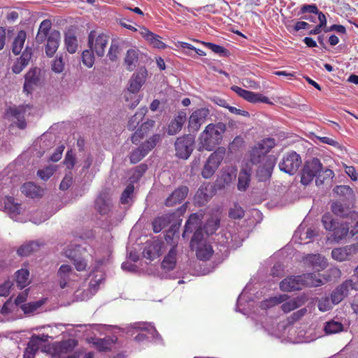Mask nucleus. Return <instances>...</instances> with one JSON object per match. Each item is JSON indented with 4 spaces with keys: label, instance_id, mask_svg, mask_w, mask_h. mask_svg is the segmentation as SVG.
<instances>
[{
    "label": "nucleus",
    "instance_id": "1",
    "mask_svg": "<svg viewBox=\"0 0 358 358\" xmlns=\"http://www.w3.org/2000/svg\"><path fill=\"white\" fill-rule=\"evenodd\" d=\"M276 145L273 138H265L255 143L249 150L250 162L254 165H259L257 176L260 180H266L271 176L273 165L267 162V155Z\"/></svg>",
    "mask_w": 358,
    "mask_h": 358
},
{
    "label": "nucleus",
    "instance_id": "2",
    "mask_svg": "<svg viewBox=\"0 0 358 358\" xmlns=\"http://www.w3.org/2000/svg\"><path fill=\"white\" fill-rule=\"evenodd\" d=\"M226 129V124L222 122L208 124L199 136V150H213L221 143Z\"/></svg>",
    "mask_w": 358,
    "mask_h": 358
},
{
    "label": "nucleus",
    "instance_id": "3",
    "mask_svg": "<svg viewBox=\"0 0 358 358\" xmlns=\"http://www.w3.org/2000/svg\"><path fill=\"white\" fill-rule=\"evenodd\" d=\"M78 345L75 339H68L61 342L54 343L49 348L53 358H80L83 350H78L71 353Z\"/></svg>",
    "mask_w": 358,
    "mask_h": 358
},
{
    "label": "nucleus",
    "instance_id": "4",
    "mask_svg": "<svg viewBox=\"0 0 358 358\" xmlns=\"http://www.w3.org/2000/svg\"><path fill=\"white\" fill-rule=\"evenodd\" d=\"M147 73V70L145 68H141L136 73L133 74L130 79L127 92L124 94L126 101L134 99V102L129 106L130 108H134L140 101V99L137 98L136 94L145 83Z\"/></svg>",
    "mask_w": 358,
    "mask_h": 358
},
{
    "label": "nucleus",
    "instance_id": "5",
    "mask_svg": "<svg viewBox=\"0 0 358 358\" xmlns=\"http://www.w3.org/2000/svg\"><path fill=\"white\" fill-rule=\"evenodd\" d=\"M313 282L312 273H304L299 275H290L283 279L279 285L282 292H290L300 290L304 287L309 286Z\"/></svg>",
    "mask_w": 358,
    "mask_h": 358
},
{
    "label": "nucleus",
    "instance_id": "6",
    "mask_svg": "<svg viewBox=\"0 0 358 358\" xmlns=\"http://www.w3.org/2000/svg\"><path fill=\"white\" fill-rule=\"evenodd\" d=\"M225 152L224 148L220 147L210 154L201 171L203 178L208 179L214 175L215 171L224 159Z\"/></svg>",
    "mask_w": 358,
    "mask_h": 358
},
{
    "label": "nucleus",
    "instance_id": "7",
    "mask_svg": "<svg viewBox=\"0 0 358 358\" xmlns=\"http://www.w3.org/2000/svg\"><path fill=\"white\" fill-rule=\"evenodd\" d=\"M161 140L159 134H154L138 148L133 150L129 155L131 164H136L143 159Z\"/></svg>",
    "mask_w": 358,
    "mask_h": 358
},
{
    "label": "nucleus",
    "instance_id": "8",
    "mask_svg": "<svg viewBox=\"0 0 358 358\" xmlns=\"http://www.w3.org/2000/svg\"><path fill=\"white\" fill-rule=\"evenodd\" d=\"M108 43V36L103 33L96 35V32L92 30L88 35V45L98 57L104 55Z\"/></svg>",
    "mask_w": 358,
    "mask_h": 358
},
{
    "label": "nucleus",
    "instance_id": "9",
    "mask_svg": "<svg viewBox=\"0 0 358 358\" xmlns=\"http://www.w3.org/2000/svg\"><path fill=\"white\" fill-rule=\"evenodd\" d=\"M301 164V157L294 151L286 153L279 163V169L289 175H294Z\"/></svg>",
    "mask_w": 358,
    "mask_h": 358
},
{
    "label": "nucleus",
    "instance_id": "10",
    "mask_svg": "<svg viewBox=\"0 0 358 358\" xmlns=\"http://www.w3.org/2000/svg\"><path fill=\"white\" fill-rule=\"evenodd\" d=\"M194 138L191 135H184L178 138L175 142L176 155L183 159H187L194 149Z\"/></svg>",
    "mask_w": 358,
    "mask_h": 358
},
{
    "label": "nucleus",
    "instance_id": "11",
    "mask_svg": "<svg viewBox=\"0 0 358 358\" xmlns=\"http://www.w3.org/2000/svg\"><path fill=\"white\" fill-rule=\"evenodd\" d=\"M351 289L357 291V282L352 279L345 280L331 292V301L334 305L338 304L348 296Z\"/></svg>",
    "mask_w": 358,
    "mask_h": 358
},
{
    "label": "nucleus",
    "instance_id": "12",
    "mask_svg": "<svg viewBox=\"0 0 358 358\" xmlns=\"http://www.w3.org/2000/svg\"><path fill=\"white\" fill-rule=\"evenodd\" d=\"M26 107L24 106H8L4 112V118L8 120H16V125L20 129H24L27 127V122L24 118Z\"/></svg>",
    "mask_w": 358,
    "mask_h": 358
},
{
    "label": "nucleus",
    "instance_id": "13",
    "mask_svg": "<svg viewBox=\"0 0 358 358\" xmlns=\"http://www.w3.org/2000/svg\"><path fill=\"white\" fill-rule=\"evenodd\" d=\"M334 176L333 171L329 169H322L320 161L315 158V182L317 186L325 185L331 187Z\"/></svg>",
    "mask_w": 358,
    "mask_h": 358
},
{
    "label": "nucleus",
    "instance_id": "14",
    "mask_svg": "<svg viewBox=\"0 0 358 358\" xmlns=\"http://www.w3.org/2000/svg\"><path fill=\"white\" fill-rule=\"evenodd\" d=\"M47 334L32 335L24 349L23 358H34L43 343L48 341Z\"/></svg>",
    "mask_w": 358,
    "mask_h": 358
},
{
    "label": "nucleus",
    "instance_id": "15",
    "mask_svg": "<svg viewBox=\"0 0 358 358\" xmlns=\"http://www.w3.org/2000/svg\"><path fill=\"white\" fill-rule=\"evenodd\" d=\"M231 90L236 92L239 96L242 97L245 100L248 102L255 103H271L269 101L268 97L263 96L259 93H255L251 91L246 90L245 89L241 88V87L234 85L231 87Z\"/></svg>",
    "mask_w": 358,
    "mask_h": 358
},
{
    "label": "nucleus",
    "instance_id": "16",
    "mask_svg": "<svg viewBox=\"0 0 358 358\" xmlns=\"http://www.w3.org/2000/svg\"><path fill=\"white\" fill-rule=\"evenodd\" d=\"M209 113V110L206 108L194 110L189 118L188 127L189 129L193 131H197L201 126L205 123Z\"/></svg>",
    "mask_w": 358,
    "mask_h": 358
},
{
    "label": "nucleus",
    "instance_id": "17",
    "mask_svg": "<svg viewBox=\"0 0 358 358\" xmlns=\"http://www.w3.org/2000/svg\"><path fill=\"white\" fill-rule=\"evenodd\" d=\"M41 83V69L38 68L31 69L24 76V91L31 93L34 87Z\"/></svg>",
    "mask_w": 358,
    "mask_h": 358
},
{
    "label": "nucleus",
    "instance_id": "18",
    "mask_svg": "<svg viewBox=\"0 0 358 358\" xmlns=\"http://www.w3.org/2000/svg\"><path fill=\"white\" fill-rule=\"evenodd\" d=\"M112 203L108 193L101 192L94 201L95 210L101 215H107L111 210Z\"/></svg>",
    "mask_w": 358,
    "mask_h": 358
},
{
    "label": "nucleus",
    "instance_id": "19",
    "mask_svg": "<svg viewBox=\"0 0 358 358\" xmlns=\"http://www.w3.org/2000/svg\"><path fill=\"white\" fill-rule=\"evenodd\" d=\"M189 189L187 186L181 185L176 188L166 199L164 204L171 207L182 202L187 197Z\"/></svg>",
    "mask_w": 358,
    "mask_h": 358
},
{
    "label": "nucleus",
    "instance_id": "20",
    "mask_svg": "<svg viewBox=\"0 0 358 358\" xmlns=\"http://www.w3.org/2000/svg\"><path fill=\"white\" fill-rule=\"evenodd\" d=\"M61 34L58 30L53 29L48 38H46L45 54L52 57L57 50L60 43Z\"/></svg>",
    "mask_w": 358,
    "mask_h": 358
},
{
    "label": "nucleus",
    "instance_id": "21",
    "mask_svg": "<svg viewBox=\"0 0 358 358\" xmlns=\"http://www.w3.org/2000/svg\"><path fill=\"white\" fill-rule=\"evenodd\" d=\"M139 34L154 48L164 49L166 47V44L161 41L159 35L150 31L145 27H139Z\"/></svg>",
    "mask_w": 358,
    "mask_h": 358
},
{
    "label": "nucleus",
    "instance_id": "22",
    "mask_svg": "<svg viewBox=\"0 0 358 358\" xmlns=\"http://www.w3.org/2000/svg\"><path fill=\"white\" fill-rule=\"evenodd\" d=\"M212 196L211 186L210 184H203L196 191L194 200L199 206H204Z\"/></svg>",
    "mask_w": 358,
    "mask_h": 358
},
{
    "label": "nucleus",
    "instance_id": "23",
    "mask_svg": "<svg viewBox=\"0 0 358 358\" xmlns=\"http://www.w3.org/2000/svg\"><path fill=\"white\" fill-rule=\"evenodd\" d=\"M187 120V115L185 111L178 112L175 118L170 122L168 127L167 132L169 135L178 134L182 129Z\"/></svg>",
    "mask_w": 358,
    "mask_h": 358
},
{
    "label": "nucleus",
    "instance_id": "24",
    "mask_svg": "<svg viewBox=\"0 0 358 358\" xmlns=\"http://www.w3.org/2000/svg\"><path fill=\"white\" fill-rule=\"evenodd\" d=\"M331 210L335 215L343 218L350 217L352 213H356L349 205L340 201H333L331 204Z\"/></svg>",
    "mask_w": 358,
    "mask_h": 358
},
{
    "label": "nucleus",
    "instance_id": "25",
    "mask_svg": "<svg viewBox=\"0 0 358 358\" xmlns=\"http://www.w3.org/2000/svg\"><path fill=\"white\" fill-rule=\"evenodd\" d=\"M52 28V22L50 20L46 19L43 20L38 29L36 41L38 44L43 43L46 38H48L50 34V32L53 30Z\"/></svg>",
    "mask_w": 358,
    "mask_h": 358
},
{
    "label": "nucleus",
    "instance_id": "26",
    "mask_svg": "<svg viewBox=\"0 0 358 358\" xmlns=\"http://www.w3.org/2000/svg\"><path fill=\"white\" fill-rule=\"evenodd\" d=\"M177 261V248L173 246L168 254L165 255L164 259L162 262L161 267L163 270L166 271H173L176 266Z\"/></svg>",
    "mask_w": 358,
    "mask_h": 358
},
{
    "label": "nucleus",
    "instance_id": "27",
    "mask_svg": "<svg viewBox=\"0 0 358 358\" xmlns=\"http://www.w3.org/2000/svg\"><path fill=\"white\" fill-rule=\"evenodd\" d=\"M331 231L333 232L331 236L336 242H339L343 239L350 237V228L344 223V222L340 223L337 226L335 225Z\"/></svg>",
    "mask_w": 358,
    "mask_h": 358
},
{
    "label": "nucleus",
    "instance_id": "28",
    "mask_svg": "<svg viewBox=\"0 0 358 358\" xmlns=\"http://www.w3.org/2000/svg\"><path fill=\"white\" fill-rule=\"evenodd\" d=\"M21 189L22 193L31 198L40 197L43 194V189L31 182L24 183Z\"/></svg>",
    "mask_w": 358,
    "mask_h": 358
},
{
    "label": "nucleus",
    "instance_id": "29",
    "mask_svg": "<svg viewBox=\"0 0 358 358\" xmlns=\"http://www.w3.org/2000/svg\"><path fill=\"white\" fill-rule=\"evenodd\" d=\"M194 250H196V257L201 261L210 259L213 254L212 246L206 243L201 244V245L194 248Z\"/></svg>",
    "mask_w": 358,
    "mask_h": 358
},
{
    "label": "nucleus",
    "instance_id": "30",
    "mask_svg": "<svg viewBox=\"0 0 358 358\" xmlns=\"http://www.w3.org/2000/svg\"><path fill=\"white\" fill-rule=\"evenodd\" d=\"M313 180V162H306L301 172V182L309 185Z\"/></svg>",
    "mask_w": 358,
    "mask_h": 358
},
{
    "label": "nucleus",
    "instance_id": "31",
    "mask_svg": "<svg viewBox=\"0 0 358 358\" xmlns=\"http://www.w3.org/2000/svg\"><path fill=\"white\" fill-rule=\"evenodd\" d=\"M64 43L67 51L71 53H75L78 47V39L74 32L68 31L64 36Z\"/></svg>",
    "mask_w": 358,
    "mask_h": 358
},
{
    "label": "nucleus",
    "instance_id": "32",
    "mask_svg": "<svg viewBox=\"0 0 358 358\" xmlns=\"http://www.w3.org/2000/svg\"><path fill=\"white\" fill-rule=\"evenodd\" d=\"M138 61V50L134 49H129L127 50L125 58L124 64L128 71H133Z\"/></svg>",
    "mask_w": 358,
    "mask_h": 358
},
{
    "label": "nucleus",
    "instance_id": "33",
    "mask_svg": "<svg viewBox=\"0 0 358 358\" xmlns=\"http://www.w3.org/2000/svg\"><path fill=\"white\" fill-rule=\"evenodd\" d=\"M289 296L287 294H279L275 296H271L261 302V308L262 309H268L273 307L278 304L282 303L287 301Z\"/></svg>",
    "mask_w": 358,
    "mask_h": 358
},
{
    "label": "nucleus",
    "instance_id": "34",
    "mask_svg": "<svg viewBox=\"0 0 358 358\" xmlns=\"http://www.w3.org/2000/svg\"><path fill=\"white\" fill-rule=\"evenodd\" d=\"M73 270L70 265L62 264L58 271L57 275L59 278V285L61 288H64L69 280L70 275L72 273Z\"/></svg>",
    "mask_w": 358,
    "mask_h": 358
},
{
    "label": "nucleus",
    "instance_id": "35",
    "mask_svg": "<svg viewBox=\"0 0 358 358\" xmlns=\"http://www.w3.org/2000/svg\"><path fill=\"white\" fill-rule=\"evenodd\" d=\"M352 254V248L347 246L335 248L331 251L332 257L339 262L348 260Z\"/></svg>",
    "mask_w": 358,
    "mask_h": 358
},
{
    "label": "nucleus",
    "instance_id": "36",
    "mask_svg": "<svg viewBox=\"0 0 358 358\" xmlns=\"http://www.w3.org/2000/svg\"><path fill=\"white\" fill-rule=\"evenodd\" d=\"M26 38L27 34L24 30H20L18 31L13 43L12 51L14 55H17L21 52Z\"/></svg>",
    "mask_w": 358,
    "mask_h": 358
},
{
    "label": "nucleus",
    "instance_id": "37",
    "mask_svg": "<svg viewBox=\"0 0 358 358\" xmlns=\"http://www.w3.org/2000/svg\"><path fill=\"white\" fill-rule=\"evenodd\" d=\"M16 284L18 288L23 289L29 283V271L25 268H21L15 273Z\"/></svg>",
    "mask_w": 358,
    "mask_h": 358
},
{
    "label": "nucleus",
    "instance_id": "38",
    "mask_svg": "<svg viewBox=\"0 0 358 358\" xmlns=\"http://www.w3.org/2000/svg\"><path fill=\"white\" fill-rule=\"evenodd\" d=\"M250 182V171L243 169L240 171L238 180V189L240 191H245L249 186Z\"/></svg>",
    "mask_w": 358,
    "mask_h": 358
},
{
    "label": "nucleus",
    "instance_id": "39",
    "mask_svg": "<svg viewBox=\"0 0 358 358\" xmlns=\"http://www.w3.org/2000/svg\"><path fill=\"white\" fill-rule=\"evenodd\" d=\"M344 223L350 228V237L358 234V213H352V216L347 217Z\"/></svg>",
    "mask_w": 358,
    "mask_h": 358
},
{
    "label": "nucleus",
    "instance_id": "40",
    "mask_svg": "<svg viewBox=\"0 0 358 358\" xmlns=\"http://www.w3.org/2000/svg\"><path fill=\"white\" fill-rule=\"evenodd\" d=\"M39 247V245L34 241H30L21 245L17 250L18 255L22 257L29 256L33 252L36 251Z\"/></svg>",
    "mask_w": 358,
    "mask_h": 358
},
{
    "label": "nucleus",
    "instance_id": "41",
    "mask_svg": "<svg viewBox=\"0 0 358 358\" xmlns=\"http://www.w3.org/2000/svg\"><path fill=\"white\" fill-rule=\"evenodd\" d=\"M3 203L5 210L10 214L17 215L20 213V205L15 202L13 197L6 196Z\"/></svg>",
    "mask_w": 358,
    "mask_h": 358
},
{
    "label": "nucleus",
    "instance_id": "42",
    "mask_svg": "<svg viewBox=\"0 0 358 358\" xmlns=\"http://www.w3.org/2000/svg\"><path fill=\"white\" fill-rule=\"evenodd\" d=\"M148 170V165L145 164H141L132 169V174L129 177V181L134 185L135 182H138L141 177Z\"/></svg>",
    "mask_w": 358,
    "mask_h": 358
},
{
    "label": "nucleus",
    "instance_id": "43",
    "mask_svg": "<svg viewBox=\"0 0 358 358\" xmlns=\"http://www.w3.org/2000/svg\"><path fill=\"white\" fill-rule=\"evenodd\" d=\"M152 123L145 122L141 125V127L135 131L131 136V141L133 143L138 144L140 141L147 134V129L149 126H152Z\"/></svg>",
    "mask_w": 358,
    "mask_h": 358
},
{
    "label": "nucleus",
    "instance_id": "44",
    "mask_svg": "<svg viewBox=\"0 0 358 358\" xmlns=\"http://www.w3.org/2000/svg\"><path fill=\"white\" fill-rule=\"evenodd\" d=\"M199 215L196 213L192 214L186 221L183 236L186 233L192 232L194 229H196L199 224Z\"/></svg>",
    "mask_w": 358,
    "mask_h": 358
},
{
    "label": "nucleus",
    "instance_id": "45",
    "mask_svg": "<svg viewBox=\"0 0 358 358\" xmlns=\"http://www.w3.org/2000/svg\"><path fill=\"white\" fill-rule=\"evenodd\" d=\"M315 15H317L320 23L315 27V34H319L322 31H324L327 27V18L324 14L320 11L315 6Z\"/></svg>",
    "mask_w": 358,
    "mask_h": 358
},
{
    "label": "nucleus",
    "instance_id": "46",
    "mask_svg": "<svg viewBox=\"0 0 358 358\" xmlns=\"http://www.w3.org/2000/svg\"><path fill=\"white\" fill-rule=\"evenodd\" d=\"M343 325L341 322L331 320L327 322L324 327V331L327 334H336L342 331Z\"/></svg>",
    "mask_w": 358,
    "mask_h": 358
},
{
    "label": "nucleus",
    "instance_id": "47",
    "mask_svg": "<svg viewBox=\"0 0 358 358\" xmlns=\"http://www.w3.org/2000/svg\"><path fill=\"white\" fill-rule=\"evenodd\" d=\"M94 52L91 49L85 50L82 53V61L85 66L87 68H91L94 63Z\"/></svg>",
    "mask_w": 358,
    "mask_h": 358
},
{
    "label": "nucleus",
    "instance_id": "48",
    "mask_svg": "<svg viewBox=\"0 0 358 358\" xmlns=\"http://www.w3.org/2000/svg\"><path fill=\"white\" fill-rule=\"evenodd\" d=\"M144 117V113L143 112H137L136 114L132 116L128 122L127 127L129 130H134L136 127L139 124L140 122L142 121Z\"/></svg>",
    "mask_w": 358,
    "mask_h": 358
},
{
    "label": "nucleus",
    "instance_id": "49",
    "mask_svg": "<svg viewBox=\"0 0 358 358\" xmlns=\"http://www.w3.org/2000/svg\"><path fill=\"white\" fill-rule=\"evenodd\" d=\"M300 306L301 304L299 303V299H293L288 301H284V303L281 306V309L285 313H288L292 310H295Z\"/></svg>",
    "mask_w": 358,
    "mask_h": 358
},
{
    "label": "nucleus",
    "instance_id": "50",
    "mask_svg": "<svg viewBox=\"0 0 358 358\" xmlns=\"http://www.w3.org/2000/svg\"><path fill=\"white\" fill-rule=\"evenodd\" d=\"M203 234L201 229H196L193 234V236L191 239L190 247L192 250L194 248L201 245V244H203L205 242H203Z\"/></svg>",
    "mask_w": 358,
    "mask_h": 358
},
{
    "label": "nucleus",
    "instance_id": "51",
    "mask_svg": "<svg viewBox=\"0 0 358 358\" xmlns=\"http://www.w3.org/2000/svg\"><path fill=\"white\" fill-rule=\"evenodd\" d=\"M134 191V185L132 183H129L120 196V202L122 204H127L129 202V199L131 198Z\"/></svg>",
    "mask_w": 358,
    "mask_h": 358
},
{
    "label": "nucleus",
    "instance_id": "52",
    "mask_svg": "<svg viewBox=\"0 0 358 358\" xmlns=\"http://www.w3.org/2000/svg\"><path fill=\"white\" fill-rule=\"evenodd\" d=\"M334 192L339 195L345 197H350L353 195V190L347 185H338L334 189Z\"/></svg>",
    "mask_w": 358,
    "mask_h": 358
},
{
    "label": "nucleus",
    "instance_id": "53",
    "mask_svg": "<svg viewBox=\"0 0 358 358\" xmlns=\"http://www.w3.org/2000/svg\"><path fill=\"white\" fill-rule=\"evenodd\" d=\"M328 265L327 259L320 254H315V271L324 269Z\"/></svg>",
    "mask_w": 358,
    "mask_h": 358
},
{
    "label": "nucleus",
    "instance_id": "54",
    "mask_svg": "<svg viewBox=\"0 0 358 358\" xmlns=\"http://www.w3.org/2000/svg\"><path fill=\"white\" fill-rule=\"evenodd\" d=\"M55 169L52 166H46L37 171V175L43 180H48L55 173Z\"/></svg>",
    "mask_w": 358,
    "mask_h": 358
},
{
    "label": "nucleus",
    "instance_id": "55",
    "mask_svg": "<svg viewBox=\"0 0 358 358\" xmlns=\"http://www.w3.org/2000/svg\"><path fill=\"white\" fill-rule=\"evenodd\" d=\"M94 345L100 352L108 351L110 349V342L105 338H98L94 342Z\"/></svg>",
    "mask_w": 358,
    "mask_h": 358
},
{
    "label": "nucleus",
    "instance_id": "56",
    "mask_svg": "<svg viewBox=\"0 0 358 358\" xmlns=\"http://www.w3.org/2000/svg\"><path fill=\"white\" fill-rule=\"evenodd\" d=\"M245 215V211L242 207L235 204L232 208L230 209L229 215L232 219H241Z\"/></svg>",
    "mask_w": 358,
    "mask_h": 358
},
{
    "label": "nucleus",
    "instance_id": "57",
    "mask_svg": "<svg viewBox=\"0 0 358 358\" xmlns=\"http://www.w3.org/2000/svg\"><path fill=\"white\" fill-rule=\"evenodd\" d=\"M220 225V220L216 219H211L208 220L205 225V230L206 234H213L218 229Z\"/></svg>",
    "mask_w": 358,
    "mask_h": 358
},
{
    "label": "nucleus",
    "instance_id": "58",
    "mask_svg": "<svg viewBox=\"0 0 358 358\" xmlns=\"http://www.w3.org/2000/svg\"><path fill=\"white\" fill-rule=\"evenodd\" d=\"M205 46L210 49L213 52L219 55H227L228 51L224 47L213 43H203Z\"/></svg>",
    "mask_w": 358,
    "mask_h": 358
},
{
    "label": "nucleus",
    "instance_id": "59",
    "mask_svg": "<svg viewBox=\"0 0 358 358\" xmlns=\"http://www.w3.org/2000/svg\"><path fill=\"white\" fill-rule=\"evenodd\" d=\"M64 163L69 170L73 169L74 167L76 164V157L71 150L67 151Z\"/></svg>",
    "mask_w": 358,
    "mask_h": 358
},
{
    "label": "nucleus",
    "instance_id": "60",
    "mask_svg": "<svg viewBox=\"0 0 358 358\" xmlns=\"http://www.w3.org/2000/svg\"><path fill=\"white\" fill-rule=\"evenodd\" d=\"M41 305H42V303L40 301L27 303L23 304L21 306V308L24 311V313L27 314V313H31L35 311Z\"/></svg>",
    "mask_w": 358,
    "mask_h": 358
},
{
    "label": "nucleus",
    "instance_id": "61",
    "mask_svg": "<svg viewBox=\"0 0 358 358\" xmlns=\"http://www.w3.org/2000/svg\"><path fill=\"white\" fill-rule=\"evenodd\" d=\"M322 222L324 228L328 231H331L336 225V223L329 214H325L323 215Z\"/></svg>",
    "mask_w": 358,
    "mask_h": 358
},
{
    "label": "nucleus",
    "instance_id": "62",
    "mask_svg": "<svg viewBox=\"0 0 358 358\" xmlns=\"http://www.w3.org/2000/svg\"><path fill=\"white\" fill-rule=\"evenodd\" d=\"M64 69V62L62 57H56L52 64V70L55 73H61Z\"/></svg>",
    "mask_w": 358,
    "mask_h": 358
},
{
    "label": "nucleus",
    "instance_id": "63",
    "mask_svg": "<svg viewBox=\"0 0 358 358\" xmlns=\"http://www.w3.org/2000/svg\"><path fill=\"white\" fill-rule=\"evenodd\" d=\"M152 229L155 233L160 232L165 225V219L161 217L155 218L152 223Z\"/></svg>",
    "mask_w": 358,
    "mask_h": 358
},
{
    "label": "nucleus",
    "instance_id": "64",
    "mask_svg": "<svg viewBox=\"0 0 358 358\" xmlns=\"http://www.w3.org/2000/svg\"><path fill=\"white\" fill-rule=\"evenodd\" d=\"M73 262L77 271H83L86 269L87 264L84 258L80 257L73 258Z\"/></svg>",
    "mask_w": 358,
    "mask_h": 358
}]
</instances>
